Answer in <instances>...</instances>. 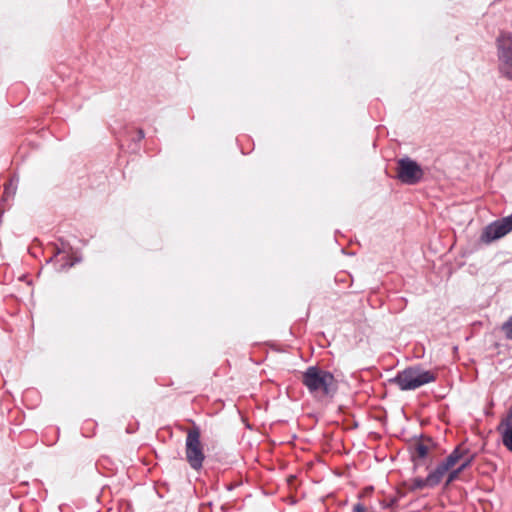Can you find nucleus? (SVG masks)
Listing matches in <instances>:
<instances>
[{
    "label": "nucleus",
    "instance_id": "obj_1",
    "mask_svg": "<svg viewBox=\"0 0 512 512\" xmlns=\"http://www.w3.org/2000/svg\"><path fill=\"white\" fill-rule=\"evenodd\" d=\"M301 381L309 393L318 399L333 398L338 389L334 375L318 366H309L302 373Z\"/></svg>",
    "mask_w": 512,
    "mask_h": 512
},
{
    "label": "nucleus",
    "instance_id": "obj_2",
    "mask_svg": "<svg viewBox=\"0 0 512 512\" xmlns=\"http://www.w3.org/2000/svg\"><path fill=\"white\" fill-rule=\"evenodd\" d=\"M436 379L435 371L425 370L421 365H413L399 371L395 377L389 379V383L396 385L402 391H410L435 382Z\"/></svg>",
    "mask_w": 512,
    "mask_h": 512
},
{
    "label": "nucleus",
    "instance_id": "obj_3",
    "mask_svg": "<svg viewBox=\"0 0 512 512\" xmlns=\"http://www.w3.org/2000/svg\"><path fill=\"white\" fill-rule=\"evenodd\" d=\"M495 47L498 73L512 81V32L501 30L495 39Z\"/></svg>",
    "mask_w": 512,
    "mask_h": 512
},
{
    "label": "nucleus",
    "instance_id": "obj_4",
    "mask_svg": "<svg viewBox=\"0 0 512 512\" xmlns=\"http://www.w3.org/2000/svg\"><path fill=\"white\" fill-rule=\"evenodd\" d=\"M199 427H193L187 432L185 440L186 460L193 470H200L205 460L203 445L201 443Z\"/></svg>",
    "mask_w": 512,
    "mask_h": 512
},
{
    "label": "nucleus",
    "instance_id": "obj_5",
    "mask_svg": "<svg viewBox=\"0 0 512 512\" xmlns=\"http://www.w3.org/2000/svg\"><path fill=\"white\" fill-rule=\"evenodd\" d=\"M396 178L405 185H416L424 178V170L408 156L397 160Z\"/></svg>",
    "mask_w": 512,
    "mask_h": 512
},
{
    "label": "nucleus",
    "instance_id": "obj_6",
    "mask_svg": "<svg viewBox=\"0 0 512 512\" xmlns=\"http://www.w3.org/2000/svg\"><path fill=\"white\" fill-rule=\"evenodd\" d=\"M512 231V214L503 217L499 220L493 221L487 225L482 234L481 241L484 243H491L498 240Z\"/></svg>",
    "mask_w": 512,
    "mask_h": 512
},
{
    "label": "nucleus",
    "instance_id": "obj_7",
    "mask_svg": "<svg viewBox=\"0 0 512 512\" xmlns=\"http://www.w3.org/2000/svg\"><path fill=\"white\" fill-rule=\"evenodd\" d=\"M498 431L502 436L503 445L512 451V406L510 407L505 419L498 426Z\"/></svg>",
    "mask_w": 512,
    "mask_h": 512
},
{
    "label": "nucleus",
    "instance_id": "obj_8",
    "mask_svg": "<svg viewBox=\"0 0 512 512\" xmlns=\"http://www.w3.org/2000/svg\"><path fill=\"white\" fill-rule=\"evenodd\" d=\"M447 472L448 470L439 463L437 467L426 476V481L429 482V488L436 487Z\"/></svg>",
    "mask_w": 512,
    "mask_h": 512
},
{
    "label": "nucleus",
    "instance_id": "obj_9",
    "mask_svg": "<svg viewBox=\"0 0 512 512\" xmlns=\"http://www.w3.org/2000/svg\"><path fill=\"white\" fill-rule=\"evenodd\" d=\"M17 184H18L17 177H12L8 183L4 184L3 195H2L3 202H7L8 200H10L11 198L14 197V195L16 194V190H17Z\"/></svg>",
    "mask_w": 512,
    "mask_h": 512
},
{
    "label": "nucleus",
    "instance_id": "obj_10",
    "mask_svg": "<svg viewBox=\"0 0 512 512\" xmlns=\"http://www.w3.org/2000/svg\"><path fill=\"white\" fill-rule=\"evenodd\" d=\"M412 449H413V454H412L413 460H415L416 458L423 459L428 455V452H429V446L423 442H416L413 445Z\"/></svg>",
    "mask_w": 512,
    "mask_h": 512
},
{
    "label": "nucleus",
    "instance_id": "obj_11",
    "mask_svg": "<svg viewBox=\"0 0 512 512\" xmlns=\"http://www.w3.org/2000/svg\"><path fill=\"white\" fill-rule=\"evenodd\" d=\"M469 454V449L463 448L461 445L457 446L450 455H452L457 462H459L462 458H465L466 455Z\"/></svg>",
    "mask_w": 512,
    "mask_h": 512
},
{
    "label": "nucleus",
    "instance_id": "obj_12",
    "mask_svg": "<svg viewBox=\"0 0 512 512\" xmlns=\"http://www.w3.org/2000/svg\"><path fill=\"white\" fill-rule=\"evenodd\" d=\"M505 337L509 340H512V315L508 318L506 322L503 323L501 327Z\"/></svg>",
    "mask_w": 512,
    "mask_h": 512
},
{
    "label": "nucleus",
    "instance_id": "obj_13",
    "mask_svg": "<svg viewBox=\"0 0 512 512\" xmlns=\"http://www.w3.org/2000/svg\"><path fill=\"white\" fill-rule=\"evenodd\" d=\"M429 482L426 481V477L425 478H421V477H417L413 480V483H412V489L413 490H421V489H424L426 487H429L428 485Z\"/></svg>",
    "mask_w": 512,
    "mask_h": 512
},
{
    "label": "nucleus",
    "instance_id": "obj_14",
    "mask_svg": "<svg viewBox=\"0 0 512 512\" xmlns=\"http://www.w3.org/2000/svg\"><path fill=\"white\" fill-rule=\"evenodd\" d=\"M474 459H475V454H473L469 451V454L466 455L465 458L461 459L462 463L459 466L460 470L464 471L466 468H468L473 463Z\"/></svg>",
    "mask_w": 512,
    "mask_h": 512
},
{
    "label": "nucleus",
    "instance_id": "obj_15",
    "mask_svg": "<svg viewBox=\"0 0 512 512\" xmlns=\"http://www.w3.org/2000/svg\"><path fill=\"white\" fill-rule=\"evenodd\" d=\"M457 463V460L452 455H449L444 461L441 462L448 471H450Z\"/></svg>",
    "mask_w": 512,
    "mask_h": 512
},
{
    "label": "nucleus",
    "instance_id": "obj_16",
    "mask_svg": "<svg viewBox=\"0 0 512 512\" xmlns=\"http://www.w3.org/2000/svg\"><path fill=\"white\" fill-rule=\"evenodd\" d=\"M462 472V470H460V468H456L454 470H451L448 474V477H447V480H446V485H449L450 483H452L453 481H455L458 477H459V474Z\"/></svg>",
    "mask_w": 512,
    "mask_h": 512
},
{
    "label": "nucleus",
    "instance_id": "obj_17",
    "mask_svg": "<svg viewBox=\"0 0 512 512\" xmlns=\"http://www.w3.org/2000/svg\"><path fill=\"white\" fill-rule=\"evenodd\" d=\"M352 512H365V507L363 504L357 503L356 505H354Z\"/></svg>",
    "mask_w": 512,
    "mask_h": 512
},
{
    "label": "nucleus",
    "instance_id": "obj_18",
    "mask_svg": "<svg viewBox=\"0 0 512 512\" xmlns=\"http://www.w3.org/2000/svg\"><path fill=\"white\" fill-rule=\"evenodd\" d=\"M145 137V133L142 129L137 130V139L142 140Z\"/></svg>",
    "mask_w": 512,
    "mask_h": 512
},
{
    "label": "nucleus",
    "instance_id": "obj_19",
    "mask_svg": "<svg viewBox=\"0 0 512 512\" xmlns=\"http://www.w3.org/2000/svg\"><path fill=\"white\" fill-rule=\"evenodd\" d=\"M72 265H73V264H72V263H70V264L68 265V267H72ZM66 266H67V264H62V267H63V268H65Z\"/></svg>",
    "mask_w": 512,
    "mask_h": 512
},
{
    "label": "nucleus",
    "instance_id": "obj_20",
    "mask_svg": "<svg viewBox=\"0 0 512 512\" xmlns=\"http://www.w3.org/2000/svg\"><path fill=\"white\" fill-rule=\"evenodd\" d=\"M394 503H395V500H392V501H391V503H389V505H388V506H391V505H393Z\"/></svg>",
    "mask_w": 512,
    "mask_h": 512
}]
</instances>
